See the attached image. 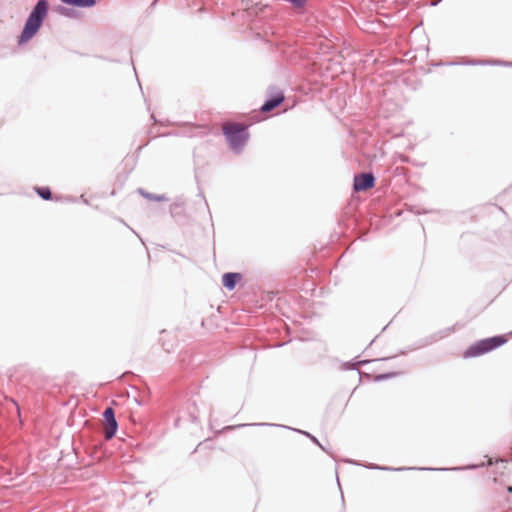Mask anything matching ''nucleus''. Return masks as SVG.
I'll return each mask as SVG.
<instances>
[{"instance_id": "obj_1", "label": "nucleus", "mask_w": 512, "mask_h": 512, "mask_svg": "<svg viewBox=\"0 0 512 512\" xmlns=\"http://www.w3.org/2000/svg\"><path fill=\"white\" fill-rule=\"evenodd\" d=\"M48 12V2L47 0H39L36 6L33 8L30 13L24 29L19 36L18 43L23 44L29 41L40 29L43 20L47 16Z\"/></svg>"}, {"instance_id": "obj_2", "label": "nucleus", "mask_w": 512, "mask_h": 512, "mask_svg": "<svg viewBox=\"0 0 512 512\" xmlns=\"http://www.w3.org/2000/svg\"><path fill=\"white\" fill-rule=\"evenodd\" d=\"M507 342L505 335H495L480 339L471 344L464 352L465 358H474L491 352Z\"/></svg>"}, {"instance_id": "obj_3", "label": "nucleus", "mask_w": 512, "mask_h": 512, "mask_svg": "<svg viewBox=\"0 0 512 512\" xmlns=\"http://www.w3.org/2000/svg\"><path fill=\"white\" fill-rule=\"evenodd\" d=\"M222 130L231 148L240 152L248 139V133L245 131L246 126L239 123H225Z\"/></svg>"}, {"instance_id": "obj_4", "label": "nucleus", "mask_w": 512, "mask_h": 512, "mask_svg": "<svg viewBox=\"0 0 512 512\" xmlns=\"http://www.w3.org/2000/svg\"><path fill=\"white\" fill-rule=\"evenodd\" d=\"M485 464L482 462L480 464H470L464 467H452V468H430V467H390V466H381L377 464H368L365 465L366 468L376 469L382 471H406V470H429V471H460V470H474L479 467H483Z\"/></svg>"}, {"instance_id": "obj_5", "label": "nucleus", "mask_w": 512, "mask_h": 512, "mask_svg": "<svg viewBox=\"0 0 512 512\" xmlns=\"http://www.w3.org/2000/svg\"><path fill=\"white\" fill-rule=\"evenodd\" d=\"M248 426H277V427H282V428H285V429H290V430H292L294 432H297V433H300V434L306 436L314 444H316L321 450H323L326 453L330 454V452L327 450V448L325 446H323L319 442L317 437H315L311 433H309L307 431H304V430H301V429L291 428V427L285 426V425H278V424H271V423H244V424L226 426V427L223 428V431H232V430H235V429H239V428H242V427H248Z\"/></svg>"}, {"instance_id": "obj_6", "label": "nucleus", "mask_w": 512, "mask_h": 512, "mask_svg": "<svg viewBox=\"0 0 512 512\" xmlns=\"http://www.w3.org/2000/svg\"><path fill=\"white\" fill-rule=\"evenodd\" d=\"M103 419L106 424V428L103 431L104 438L106 440L112 439L117 430H118V423L115 417V411L112 407H107L103 411Z\"/></svg>"}, {"instance_id": "obj_7", "label": "nucleus", "mask_w": 512, "mask_h": 512, "mask_svg": "<svg viewBox=\"0 0 512 512\" xmlns=\"http://www.w3.org/2000/svg\"><path fill=\"white\" fill-rule=\"evenodd\" d=\"M375 185V178L371 173H362L354 177L353 188L355 191H366Z\"/></svg>"}, {"instance_id": "obj_8", "label": "nucleus", "mask_w": 512, "mask_h": 512, "mask_svg": "<svg viewBox=\"0 0 512 512\" xmlns=\"http://www.w3.org/2000/svg\"><path fill=\"white\" fill-rule=\"evenodd\" d=\"M243 276L239 272H226L222 275V285L228 291H233Z\"/></svg>"}, {"instance_id": "obj_9", "label": "nucleus", "mask_w": 512, "mask_h": 512, "mask_svg": "<svg viewBox=\"0 0 512 512\" xmlns=\"http://www.w3.org/2000/svg\"><path fill=\"white\" fill-rule=\"evenodd\" d=\"M284 100V95L282 93L276 95L275 97H273L272 99L266 101L262 107H261V111L262 112H270L272 111L274 108H276L277 106H279Z\"/></svg>"}, {"instance_id": "obj_10", "label": "nucleus", "mask_w": 512, "mask_h": 512, "mask_svg": "<svg viewBox=\"0 0 512 512\" xmlns=\"http://www.w3.org/2000/svg\"><path fill=\"white\" fill-rule=\"evenodd\" d=\"M63 3L77 7H92L96 0H61Z\"/></svg>"}, {"instance_id": "obj_11", "label": "nucleus", "mask_w": 512, "mask_h": 512, "mask_svg": "<svg viewBox=\"0 0 512 512\" xmlns=\"http://www.w3.org/2000/svg\"><path fill=\"white\" fill-rule=\"evenodd\" d=\"M438 339L436 335L433 333L425 338H422L416 342V346L413 349L423 348L426 346H429L435 342H437Z\"/></svg>"}, {"instance_id": "obj_12", "label": "nucleus", "mask_w": 512, "mask_h": 512, "mask_svg": "<svg viewBox=\"0 0 512 512\" xmlns=\"http://www.w3.org/2000/svg\"><path fill=\"white\" fill-rule=\"evenodd\" d=\"M402 374L401 372H387V373H381L374 376V382H382L388 379H392L394 377H397L398 375Z\"/></svg>"}, {"instance_id": "obj_13", "label": "nucleus", "mask_w": 512, "mask_h": 512, "mask_svg": "<svg viewBox=\"0 0 512 512\" xmlns=\"http://www.w3.org/2000/svg\"><path fill=\"white\" fill-rule=\"evenodd\" d=\"M35 191L44 200L52 199V193L48 187H36Z\"/></svg>"}, {"instance_id": "obj_14", "label": "nucleus", "mask_w": 512, "mask_h": 512, "mask_svg": "<svg viewBox=\"0 0 512 512\" xmlns=\"http://www.w3.org/2000/svg\"><path fill=\"white\" fill-rule=\"evenodd\" d=\"M188 415H189V419L192 423H197L198 421V409H197V406L195 404V402H193L191 404L190 407H188Z\"/></svg>"}, {"instance_id": "obj_15", "label": "nucleus", "mask_w": 512, "mask_h": 512, "mask_svg": "<svg viewBox=\"0 0 512 512\" xmlns=\"http://www.w3.org/2000/svg\"><path fill=\"white\" fill-rule=\"evenodd\" d=\"M292 6L300 12H304L307 0H287Z\"/></svg>"}, {"instance_id": "obj_16", "label": "nucleus", "mask_w": 512, "mask_h": 512, "mask_svg": "<svg viewBox=\"0 0 512 512\" xmlns=\"http://www.w3.org/2000/svg\"><path fill=\"white\" fill-rule=\"evenodd\" d=\"M370 228L371 229H369L367 232H364V230H362V229L359 230L358 231L359 238L362 239L363 241L368 240L367 234L368 233H375L378 230L379 226H370Z\"/></svg>"}, {"instance_id": "obj_17", "label": "nucleus", "mask_w": 512, "mask_h": 512, "mask_svg": "<svg viewBox=\"0 0 512 512\" xmlns=\"http://www.w3.org/2000/svg\"><path fill=\"white\" fill-rule=\"evenodd\" d=\"M451 331H452L451 328H445V329L435 332L434 334L436 335V337L439 341V340L445 338L446 336H448Z\"/></svg>"}, {"instance_id": "obj_18", "label": "nucleus", "mask_w": 512, "mask_h": 512, "mask_svg": "<svg viewBox=\"0 0 512 512\" xmlns=\"http://www.w3.org/2000/svg\"><path fill=\"white\" fill-rule=\"evenodd\" d=\"M343 369L345 370H357L359 374H361V371L358 370L355 362H352V361H349V362H345L343 364Z\"/></svg>"}, {"instance_id": "obj_19", "label": "nucleus", "mask_w": 512, "mask_h": 512, "mask_svg": "<svg viewBox=\"0 0 512 512\" xmlns=\"http://www.w3.org/2000/svg\"><path fill=\"white\" fill-rule=\"evenodd\" d=\"M146 197L153 199L155 201H159V202L167 200V198L164 195H157V196L146 195Z\"/></svg>"}, {"instance_id": "obj_20", "label": "nucleus", "mask_w": 512, "mask_h": 512, "mask_svg": "<svg viewBox=\"0 0 512 512\" xmlns=\"http://www.w3.org/2000/svg\"><path fill=\"white\" fill-rule=\"evenodd\" d=\"M505 462H506V461H505L504 459L496 460V462H495L496 468H497V469H500V466H504V463H505Z\"/></svg>"}, {"instance_id": "obj_21", "label": "nucleus", "mask_w": 512, "mask_h": 512, "mask_svg": "<svg viewBox=\"0 0 512 512\" xmlns=\"http://www.w3.org/2000/svg\"><path fill=\"white\" fill-rule=\"evenodd\" d=\"M370 362H371V360H360V361H358V362H357V363H355V364H356V366L358 367V366L366 365L367 363H370Z\"/></svg>"}, {"instance_id": "obj_22", "label": "nucleus", "mask_w": 512, "mask_h": 512, "mask_svg": "<svg viewBox=\"0 0 512 512\" xmlns=\"http://www.w3.org/2000/svg\"><path fill=\"white\" fill-rule=\"evenodd\" d=\"M370 362H371V360H360V361H358V362H357V363H355V364H356V366L358 367V366L366 365L367 363H370Z\"/></svg>"}, {"instance_id": "obj_23", "label": "nucleus", "mask_w": 512, "mask_h": 512, "mask_svg": "<svg viewBox=\"0 0 512 512\" xmlns=\"http://www.w3.org/2000/svg\"><path fill=\"white\" fill-rule=\"evenodd\" d=\"M11 402L16 406V409H17V412L20 413V407L19 405L17 404L16 401H14L13 399H11Z\"/></svg>"}, {"instance_id": "obj_24", "label": "nucleus", "mask_w": 512, "mask_h": 512, "mask_svg": "<svg viewBox=\"0 0 512 512\" xmlns=\"http://www.w3.org/2000/svg\"><path fill=\"white\" fill-rule=\"evenodd\" d=\"M507 491H508L509 493H512V485L507 487Z\"/></svg>"}, {"instance_id": "obj_25", "label": "nucleus", "mask_w": 512, "mask_h": 512, "mask_svg": "<svg viewBox=\"0 0 512 512\" xmlns=\"http://www.w3.org/2000/svg\"><path fill=\"white\" fill-rule=\"evenodd\" d=\"M391 357H384V358H380V359H377V361H380V360H388L390 359Z\"/></svg>"}, {"instance_id": "obj_26", "label": "nucleus", "mask_w": 512, "mask_h": 512, "mask_svg": "<svg viewBox=\"0 0 512 512\" xmlns=\"http://www.w3.org/2000/svg\"><path fill=\"white\" fill-rule=\"evenodd\" d=\"M487 465H489V466L492 465L491 459H488Z\"/></svg>"}, {"instance_id": "obj_27", "label": "nucleus", "mask_w": 512, "mask_h": 512, "mask_svg": "<svg viewBox=\"0 0 512 512\" xmlns=\"http://www.w3.org/2000/svg\"><path fill=\"white\" fill-rule=\"evenodd\" d=\"M180 419H177L176 422H175V425H178Z\"/></svg>"}, {"instance_id": "obj_28", "label": "nucleus", "mask_w": 512, "mask_h": 512, "mask_svg": "<svg viewBox=\"0 0 512 512\" xmlns=\"http://www.w3.org/2000/svg\"><path fill=\"white\" fill-rule=\"evenodd\" d=\"M341 499H342V503H344V496H343V494L341 495Z\"/></svg>"}]
</instances>
